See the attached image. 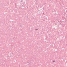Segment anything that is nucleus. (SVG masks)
Returning a JSON list of instances; mask_svg holds the SVG:
<instances>
[{"label":"nucleus","mask_w":67,"mask_h":67,"mask_svg":"<svg viewBox=\"0 0 67 67\" xmlns=\"http://www.w3.org/2000/svg\"><path fill=\"white\" fill-rule=\"evenodd\" d=\"M53 62H55V61H53Z\"/></svg>","instance_id":"1"},{"label":"nucleus","mask_w":67,"mask_h":67,"mask_svg":"<svg viewBox=\"0 0 67 67\" xmlns=\"http://www.w3.org/2000/svg\"><path fill=\"white\" fill-rule=\"evenodd\" d=\"M36 30H37V29H36Z\"/></svg>","instance_id":"2"}]
</instances>
